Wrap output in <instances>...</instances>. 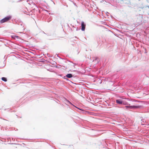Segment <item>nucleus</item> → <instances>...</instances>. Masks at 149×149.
<instances>
[{"label": "nucleus", "mask_w": 149, "mask_h": 149, "mask_svg": "<svg viewBox=\"0 0 149 149\" xmlns=\"http://www.w3.org/2000/svg\"><path fill=\"white\" fill-rule=\"evenodd\" d=\"M12 17L10 16H8L7 17H5L3 19H2L0 21V23L2 24L6 22L9 21L10 19H11Z\"/></svg>", "instance_id": "obj_1"}, {"label": "nucleus", "mask_w": 149, "mask_h": 149, "mask_svg": "<svg viewBox=\"0 0 149 149\" xmlns=\"http://www.w3.org/2000/svg\"><path fill=\"white\" fill-rule=\"evenodd\" d=\"M125 107L126 108H129L130 109H137L140 107L139 106H130V105H129L125 106Z\"/></svg>", "instance_id": "obj_2"}, {"label": "nucleus", "mask_w": 149, "mask_h": 149, "mask_svg": "<svg viewBox=\"0 0 149 149\" xmlns=\"http://www.w3.org/2000/svg\"><path fill=\"white\" fill-rule=\"evenodd\" d=\"M81 29L82 31H84L85 30L86 24L84 22H82L81 24Z\"/></svg>", "instance_id": "obj_3"}, {"label": "nucleus", "mask_w": 149, "mask_h": 149, "mask_svg": "<svg viewBox=\"0 0 149 149\" xmlns=\"http://www.w3.org/2000/svg\"><path fill=\"white\" fill-rule=\"evenodd\" d=\"M66 77L68 78H70L72 77V75L71 74H67L66 75Z\"/></svg>", "instance_id": "obj_4"}, {"label": "nucleus", "mask_w": 149, "mask_h": 149, "mask_svg": "<svg viewBox=\"0 0 149 149\" xmlns=\"http://www.w3.org/2000/svg\"><path fill=\"white\" fill-rule=\"evenodd\" d=\"M116 102L117 103L119 104H122V101L119 100H116Z\"/></svg>", "instance_id": "obj_5"}, {"label": "nucleus", "mask_w": 149, "mask_h": 149, "mask_svg": "<svg viewBox=\"0 0 149 149\" xmlns=\"http://www.w3.org/2000/svg\"><path fill=\"white\" fill-rule=\"evenodd\" d=\"M2 80L5 81H7V80L6 79V78L4 77H3L1 78Z\"/></svg>", "instance_id": "obj_6"}, {"label": "nucleus", "mask_w": 149, "mask_h": 149, "mask_svg": "<svg viewBox=\"0 0 149 149\" xmlns=\"http://www.w3.org/2000/svg\"><path fill=\"white\" fill-rule=\"evenodd\" d=\"M15 37H16L18 39L19 38V37L18 36H15Z\"/></svg>", "instance_id": "obj_7"}, {"label": "nucleus", "mask_w": 149, "mask_h": 149, "mask_svg": "<svg viewBox=\"0 0 149 149\" xmlns=\"http://www.w3.org/2000/svg\"><path fill=\"white\" fill-rule=\"evenodd\" d=\"M72 70L73 71H76V70Z\"/></svg>", "instance_id": "obj_8"}]
</instances>
